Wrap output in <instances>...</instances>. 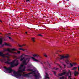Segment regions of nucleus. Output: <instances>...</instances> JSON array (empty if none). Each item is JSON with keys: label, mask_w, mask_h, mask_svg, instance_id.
Listing matches in <instances>:
<instances>
[{"label": "nucleus", "mask_w": 79, "mask_h": 79, "mask_svg": "<svg viewBox=\"0 0 79 79\" xmlns=\"http://www.w3.org/2000/svg\"><path fill=\"white\" fill-rule=\"evenodd\" d=\"M33 56L35 57V56H39V55H38L37 54H35L33 55Z\"/></svg>", "instance_id": "12"}, {"label": "nucleus", "mask_w": 79, "mask_h": 79, "mask_svg": "<svg viewBox=\"0 0 79 79\" xmlns=\"http://www.w3.org/2000/svg\"><path fill=\"white\" fill-rule=\"evenodd\" d=\"M24 56V53L22 54L20 57L18 58L17 59H20V61H22V63L20 65V67L19 68V69L17 72L13 70L11 67L7 68L6 67H4V69L6 70V71H7L8 73H11L12 72H13V74L18 79L22 77H27L31 74H34V72H33L28 74H26L24 73H23V71H25L26 67L24 66V65H26L28 62L29 61V59L28 58L25 59L23 57Z\"/></svg>", "instance_id": "1"}, {"label": "nucleus", "mask_w": 79, "mask_h": 79, "mask_svg": "<svg viewBox=\"0 0 79 79\" xmlns=\"http://www.w3.org/2000/svg\"><path fill=\"white\" fill-rule=\"evenodd\" d=\"M79 74V72L76 71H75L74 72V76H77Z\"/></svg>", "instance_id": "8"}, {"label": "nucleus", "mask_w": 79, "mask_h": 79, "mask_svg": "<svg viewBox=\"0 0 79 79\" xmlns=\"http://www.w3.org/2000/svg\"><path fill=\"white\" fill-rule=\"evenodd\" d=\"M73 66H75V65H77V63L76 62H73Z\"/></svg>", "instance_id": "16"}, {"label": "nucleus", "mask_w": 79, "mask_h": 79, "mask_svg": "<svg viewBox=\"0 0 79 79\" xmlns=\"http://www.w3.org/2000/svg\"><path fill=\"white\" fill-rule=\"evenodd\" d=\"M13 57H14V58H16V56H13Z\"/></svg>", "instance_id": "27"}, {"label": "nucleus", "mask_w": 79, "mask_h": 79, "mask_svg": "<svg viewBox=\"0 0 79 79\" xmlns=\"http://www.w3.org/2000/svg\"><path fill=\"white\" fill-rule=\"evenodd\" d=\"M69 73L70 76H69V79H72L71 76V72L70 71V70H69V72H68L66 71V70H64L63 73H60L59 74V75L60 76H63L65 74L66 76L69 75Z\"/></svg>", "instance_id": "2"}, {"label": "nucleus", "mask_w": 79, "mask_h": 79, "mask_svg": "<svg viewBox=\"0 0 79 79\" xmlns=\"http://www.w3.org/2000/svg\"><path fill=\"white\" fill-rule=\"evenodd\" d=\"M20 53H21V52L20 51H17V52L15 53V54H19Z\"/></svg>", "instance_id": "14"}, {"label": "nucleus", "mask_w": 79, "mask_h": 79, "mask_svg": "<svg viewBox=\"0 0 79 79\" xmlns=\"http://www.w3.org/2000/svg\"><path fill=\"white\" fill-rule=\"evenodd\" d=\"M60 68H61V66H60Z\"/></svg>", "instance_id": "35"}, {"label": "nucleus", "mask_w": 79, "mask_h": 79, "mask_svg": "<svg viewBox=\"0 0 79 79\" xmlns=\"http://www.w3.org/2000/svg\"><path fill=\"white\" fill-rule=\"evenodd\" d=\"M56 70H57V69H58V68H57L56 69Z\"/></svg>", "instance_id": "31"}, {"label": "nucleus", "mask_w": 79, "mask_h": 79, "mask_svg": "<svg viewBox=\"0 0 79 79\" xmlns=\"http://www.w3.org/2000/svg\"><path fill=\"white\" fill-rule=\"evenodd\" d=\"M35 37H32L31 38V40L33 42H35Z\"/></svg>", "instance_id": "10"}, {"label": "nucleus", "mask_w": 79, "mask_h": 79, "mask_svg": "<svg viewBox=\"0 0 79 79\" xmlns=\"http://www.w3.org/2000/svg\"><path fill=\"white\" fill-rule=\"evenodd\" d=\"M65 61L66 63H67V64H69V63L71 62V60L69 59H67L65 60Z\"/></svg>", "instance_id": "5"}, {"label": "nucleus", "mask_w": 79, "mask_h": 79, "mask_svg": "<svg viewBox=\"0 0 79 79\" xmlns=\"http://www.w3.org/2000/svg\"><path fill=\"white\" fill-rule=\"evenodd\" d=\"M27 71H32V69H28Z\"/></svg>", "instance_id": "24"}, {"label": "nucleus", "mask_w": 79, "mask_h": 79, "mask_svg": "<svg viewBox=\"0 0 79 79\" xmlns=\"http://www.w3.org/2000/svg\"><path fill=\"white\" fill-rule=\"evenodd\" d=\"M34 76H35V77H38V76L37 75H36V74H34Z\"/></svg>", "instance_id": "22"}, {"label": "nucleus", "mask_w": 79, "mask_h": 79, "mask_svg": "<svg viewBox=\"0 0 79 79\" xmlns=\"http://www.w3.org/2000/svg\"><path fill=\"white\" fill-rule=\"evenodd\" d=\"M21 50H22L23 51H24V50H25V49H22Z\"/></svg>", "instance_id": "26"}, {"label": "nucleus", "mask_w": 79, "mask_h": 79, "mask_svg": "<svg viewBox=\"0 0 79 79\" xmlns=\"http://www.w3.org/2000/svg\"><path fill=\"white\" fill-rule=\"evenodd\" d=\"M44 56H45V57H46V58L47 57V55L46 54H44Z\"/></svg>", "instance_id": "20"}, {"label": "nucleus", "mask_w": 79, "mask_h": 79, "mask_svg": "<svg viewBox=\"0 0 79 79\" xmlns=\"http://www.w3.org/2000/svg\"><path fill=\"white\" fill-rule=\"evenodd\" d=\"M22 49V48H19V50H21Z\"/></svg>", "instance_id": "29"}, {"label": "nucleus", "mask_w": 79, "mask_h": 79, "mask_svg": "<svg viewBox=\"0 0 79 79\" xmlns=\"http://www.w3.org/2000/svg\"><path fill=\"white\" fill-rule=\"evenodd\" d=\"M24 57H26L27 56H29V55H26L24 53Z\"/></svg>", "instance_id": "18"}, {"label": "nucleus", "mask_w": 79, "mask_h": 79, "mask_svg": "<svg viewBox=\"0 0 79 79\" xmlns=\"http://www.w3.org/2000/svg\"><path fill=\"white\" fill-rule=\"evenodd\" d=\"M31 58L33 61H36V62H40V60L35 59V58H34V57H31Z\"/></svg>", "instance_id": "6"}, {"label": "nucleus", "mask_w": 79, "mask_h": 79, "mask_svg": "<svg viewBox=\"0 0 79 79\" xmlns=\"http://www.w3.org/2000/svg\"><path fill=\"white\" fill-rule=\"evenodd\" d=\"M69 65H68V68H71V67H73V63H69Z\"/></svg>", "instance_id": "7"}, {"label": "nucleus", "mask_w": 79, "mask_h": 79, "mask_svg": "<svg viewBox=\"0 0 79 79\" xmlns=\"http://www.w3.org/2000/svg\"><path fill=\"white\" fill-rule=\"evenodd\" d=\"M66 79V77H62L60 78V79Z\"/></svg>", "instance_id": "17"}, {"label": "nucleus", "mask_w": 79, "mask_h": 79, "mask_svg": "<svg viewBox=\"0 0 79 79\" xmlns=\"http://www.w3.org/2000/svg\"><path fill=\"white\" fill-rule=\"evenodd\" d=\"M4 51H8L11 53H15V52H14V51H17V50L15 48H8L7 49H5Z\"/></svg>", "instance_id": "3"}, {"label": "nucleus", "mask_w": 79, "mask_h": 79, "mask_svg": "<svg viewBox=\"0 0 79 79\" xmlns=\"http://www.w3.org/2000/svg\"><path fill=\"white\" fill-rule=\"evenodd\" d=\"M60 59H63L65 58H68L69 57V56L68 54H66L65 55L60 56Z\"/></svg>", "instance_id": "4"}, {"label": "nucleus", "mask_w": 79, "mask_h": 79, "mask_svg": "<svg viewBox=\"0 0 79 79\" xmlns=\"http://www.w3.org/2000/svg\"><path fill=\"white\" fill-rule=\"evenodd\" d=\"M69 0H68V1H69Z\"/></svg>", "instance_id": "36"}, {"label": "nucleus", "mask_w": 79, "mask_h": 79, "mask_svg": "<svg viewBox=\"0 0 79 79\" xmlns=\"http://www.w3.org/2000/svg\"><path fill=\"white\" fill-rule=\"evenodd\" d=\"M26 1L27 2H29V0H27Z\"/></svg>", "instance_id": "28"}, {"label": "nucleus", "mask_w": 79, "mask_h": 79, "mask_svg": "<svg viewBox=\"0 0 79 79\" xmlns=\"http://www.w3.org/2000/svg\"><path fill=\"white\" fill-rule=\"evenodd\" d=\"M18 46L19 47H21V48H23V46H22V45H20V44H18Z\"/></svg>", "instance_id": "19"}, {"label": "nucleus", "mask_w": 79, "mask_h": 79, "mask_svg": "<svg viewBox=\"0 0 79 79\" xmlns=\"http://www.w3.org/2000/svg\"><path fill=\"white\" fill-rule=\"evenodd\" d=\"M25 33H26V34H27V32H25Z\"/></svg>", "instance_id": "33"}, {"label": "nucleus", "mask_w": 79, "mask_h": 79, "mask_svg": "<svg viewBox=\"0 0 79 79\" xmlns=\"http://www.w3.org/2000/svg\"><path fill=\"white\" fill-rule=\"evenodd\" d=\"M38 35H39V36H40L41 37H42V35L41 34H40Z\"/></svg>", "instance_id": "25"}, {"label": "nucleus", "mask_w": 79, "mask_h": 79, "mask_svg": "<svg viewBox=\"0 0 79 79\" xmlns=\"http://www.w3.org/2000/svg\"><path fill=\"white\" fill-rule=\"evenodd\" d=\"M22 47H24V46H26V44H23L22 45Z\"/></svg>", "instance_id": "21"}, {"label": "nucleus", "mask_w": 79, "mask_h": 79, "mask_svg": "<svg viewBox=\"0 0 79 79\" xmlns=\"http://www.w3.org/2000/svg\"><path fill=\"white\" fill-rule=\"evenodd\" d=\"M64 66H66V65H64Z\"/></svg>", "instance_id": "34"}, {"label": "nucleus", "mask_w": 79, "mask_h": 79, "mask_svg": "<svg viewBox=\"0 0 79 79\" xmlns=\"http://www.w3.org/2000/svg\"><path fill=\"white\" fill-rule=\"evenodd\" d=\"M3 42V41L2 40V38H0V45H1Z\"/></svg>", "instance_id": "13"}, {"label": "nucleus", "mask_w": 79, "mask_h": 79, "mask_svg": "<svg viewBox=\"0 0 79 79\" xmlns=\"http://www.w3.org/2000/svg\"><path fill=\"white\" fill-rule=\"evenodd\" d=\"M3 45H6L7 46H10V44L9 43H4Z\"/></svg>", "instance_id": "9"}, {"label": "nucleus", "mask_w": 79, "mask_h": 79, "mask_svg": "<svg viewBox=\"0 0 79 79\" xmlns=\"http://www.w3.org/2000/svg\"><path fill=\"white\" fill-rule=\"evenodd\" d=\"M8 38L9 39H11V38L10 37H8Z\"/></svg>", "instance_id": "30"}, {"label": "nucleus", "mask_w": 79, "mask_h": 79, "mask_svg": "<svg viewBox=\"0 0 79 79\" xmlns=\"http://www.w3.org/2000/svg\"><path fill=\"white\" fill-rule=\"evenodd\" d=\"M0 22H1V23H2V21L0 20Z\"/></svg>", "instance_id": "32"}, {"label": "nucleus", "mask_w": 79, "mask_h": 79, "mask_svg": "<svg viewBox=\"0 0 79 79\" xmlns=\"http://www.w3.org/2000/svg\"><path fill=\"white\" fill-rule=\"evenodd\" d=\"M9 35V33H7L5 35V36H6V37H7V35Z\"/></svg>", "instance_id": "23"}, {"label": "nucleus", "mask_w": 79, "mask_h": 79, "mask_svg": "<svg viewBox=\"0 0 79 79\" xmlns=\"http://www.w3.org/2000/svg\"><path fill=\"white\" fill-rule=\"evenodd\" d=\"M77 69V67H74L73 69H72V70H75Z\"/></svg>", "instance_id": "15"}, {"label": "nucleus", "mask_w": 79, "mask_h": 79, "mask_svg": "<svg viewBox=\"0 0 79 79\" xmlns=\"http://www.w3.org/2000/svg\"><path fill=\"white\" fill-rule=\"evenodd\" d=\"M45 77L46 79H49V77H48V75L47 73H46V76H45Z\"/></svg>", "instance_id": "11"}]
</instances>
